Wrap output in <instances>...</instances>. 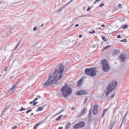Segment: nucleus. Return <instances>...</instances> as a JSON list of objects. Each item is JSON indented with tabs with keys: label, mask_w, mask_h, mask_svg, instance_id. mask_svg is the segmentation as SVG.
Masks as SVG:
<instances>
[{
	"label": "nucleus",
	"mask_w": 129,
	"mask_h": 129,
	"mask_svg": "<svg viewBox=\"0 0 129 129\" xmlns=\"http://www.w3.org/2000/svg\"><path fill=\"white\" fill-rule=\"evenodd\" d=\"M128 27V25L127 24H125L123 25L122 27V28L123 29H125L127 28Z\"/></svg>",
	"instance_id": "25"
},
{
	"label": "nucleus",
	"mask_w": 129,
	"mask_h": 129,
	"mask_svg": "<svg viewBox=\"0 0 129 129\" xmlns=\"http://www.w3.org/2000/svg\"><path fill=\"white\" fill-rule=\"evenodd\" d=\"M88 98L87 97H86L85 98L83 103L84 104H85L88 101Z\"/></svg>",
	"instance_id": "21"
},
{
	"label": "nucleus",
	"mask_w": 129,
	"mask_h": 129,
	"mask_svg": "<svg viewBox=\"0 0 129 129\" xmlns=\"http://www.w3.org/2000/svg\"><path fill=\"white\" fill-rule=\"evenodd\" d=\"M120 51L117 50H115L113 51L112 52V55L114 56L115 55L118 54L119 53Z\"/></svg>",
	"instance_id": "11"
},
{
	"label": "nucleus",
	"mask_w": 129,
	"mask_h": 129,
	"mask_svg": "<svg viewBox=\"0 0 129 129\" xmlns=\"http://www.w3.org/2000/svg\"><path fill=\"white\" fill-rule=\"evenodd\" d=\"M90 7H88L87 9V12H89L90 11Z\"/></svg>",
	"instance_id": "41"
},
{
	"label": "nucleus",
	"mask_w": 129,
	"mask_h": 129,
	"mask_svg": "<svg viewBox=\"0 0 129 129\" xmlns=\"http://www.w3.org/2000/svg\"><path fill=\"white\" fill-rule=\"evenodd\" d=\"M96 45H93V48H95L96 47Z\"/></svg>",
	"instance_id": "53"
},
{
	"label": "nucleus",
	"mask_w": 129,
	"mask_h": 129,
	"mask_svg": "<svg viewBox=\"0 0 129 129\" xmlns=\"http://www.w3.org/2000/svg\"><path fill=\"white\" fill-rule=\"evenodd\" d=\"M82 37V35L81 34H80L79 35V38H80L81 37Z\"/></svg>",
	"instance_id": "49"
},
{
	"label": "nucleus",
	"mask_w": 129,
	"mask_h": 129,
	"mask_svg": "<svg viewBox=\"0 0 129 129\" xmlns=\"http://www.w3.org/2000/svg\"><path fill=\"white\" fill-rule=\"evenodd\" d=\"M85 125V123L83 121H81L75 125L73 126V128L74 129L81 128L83 127Z\"/></svg>",
	"instance_id": "5"
},
{
	"label": "nucleus",
	"mask_w": 129,
	"mask_h": 129,
	"mask_svg": "<svg viewBox=\"0 0 129 129\" xmlns=\"http://www.w3.org/2000/svg\"><path fill=\"white\" fill-rule=\"evenodd\" d=\"M101 63L102 64V65H104V64H108L107 63V61L106 59H104L102 60L101 62Z\"/></svg>",
	"instance_id": "12"
},
{
	"label": "nucleus",
	"mask_w": 129,
	"mask_h": 129,
	"mask_svg": "<svg viewBox=\"0 0 129 129\" xmlns=\"http://www.w3.org/2000/svg\"><path fill=\"white\" fill-rule=\"evenodd\" d=\"M17 126H15L13 127L12 128L13 129H15L17 128Z\"/></svg>",
	"instance_id": "45"
},
{
	"label": "nucleus",
	"mask_w": 129,
	"mask_h": 129,
	"mask_svg": "<svg viewBox=\"0 0 129 129\" xmlns=\"http://www.w3.org/2000/svg\"><path fill=\"white\" fill-rule=\"evenodd\" d=\"M108 48V46H106L105 47L104 49L103 50H102L103 51H104L105 50H106Z\"/></svg>",
	"instance_id": "40"
},
{
	"label": "nucleus",
	"mask_w": 129,
	"mask_h": 129,
	"mask_svg": "<svg viewBox=\"0 0 129 129\" xmlns=\"http://www.w3.org/2000/svg\"><path fill=\"white\" fill-rule=\"evenodd\" d=\"M88 33H90V34H92L93 33H92V31H88Z\"/></svg>",
	"instance_id": "52"
},
{
	"label": "nucleus",
	"mask_w": 129,
	"mask_h": 129,
	"mask_svg": "<svg viewBox=\"0 0 129 129\" xmlns=\"http://www.w3.org/2000/svg\"><path fill=\"white\" fill-rule=\"evenodd\" d=\"M45 107V105H44L42 107H38V109L36 110V112H38L39 111H42L43 110Z\"/></svg>",
	"instance_id": "13"
},
{
	"label": "nucleus",
	"mask_w": 129,
	"mask_h": 129,
	"mask_svg": "<svg viewBox=\"0 0 129 129\" xmlns=\"http://www.w3.org/2000/svg\"><path fill=\"white\" fill-rule=\"evenodd\" d=\"M115 94H112V95H111V98H113L114 97V96H115Z\"/></svg>",
	"instance_id": "44"
},
{
	"label": "nucleus",
	"mask_w": 129,
	"mask_h": 129,
	"mask_svg": "<svg viewBox=\"0 0 129 129\" xmlns=\"http://www.w3.org/2000/svg\"><path fill=\"white\" fill-rule=\"evenodd\" d=\"M83 77L81 78V79H80L78 81H79V82H81L82 83L83 81Z\"/></svg>",
	"instance_id": "30"
},
{
	"label": "nucleus",
	"mask_w": 129,
	"mask_h": 129,
	"mask_svg": "<svg viewBox=\"0 0 129 129\" xmlns=\"http://www.w3.org/2000/svg\"><path fill=\"white\" fill-rule=\"evenodd\" d=\"M108 110V109H104L103 110V113L105 114L106 112Z\"/></svg>",
	"instance_id": "23"
},
{
	"label": "nucleus",
	"mask_w": 129,
	"mask_h": 129,
	"mask_svg": "<svg viewBox=\"0 0 129 129\" xmlns=\"http://www.w3.org/2000/svg\"><path fill=\"white\" fill-rule=\"evenodd\" d=\"M37 30V28L36 27H35L33 28V30L35 31Z\"/></svg>",
	"instance_id": "43"
},
{
	"label": "nucleus",
	"mask_w": 129,
	"mask_h": 129,
	"mask_svg": "<svg viewBox=\"0 0 129 129\" xmlns=\"http://www.w3.org/2000/svg\"><path fill=\"white\" fill-rule=\"evenodd\" d=\"M60 91L62 92V95L64 98L67 99L66 97L69 96L72 92L71 88L68 87V85L66 83L64 86L61 88Z\"/></svg>",
	"instance_id": "2"
},
{
	"label": "nucleus",
	"mask_w": 129,
	"mask_h": 129,
	"mask_svg": "<svg viewBox=\"0 0 129 129\" xmlns=\"http://www.w3.org/2000/svg\"><path fill=\"white\" fill-rule=\"evenodd\" d=\"M121 36L120 35H119L117 36V38H121Z\"/></svg>",
	"instance_id": "48"
},
{
	"label": "nucleus",
	"mask_w": 129,
	"mask_h": 129,
	"mask_svg": "<svg viewBox=\"0 0 129 129\" xmlns=\"http://www.w3.org/2000/svg\"><path fill=\"white\" fill-rule=\"evenodd\" d=\"M68 5H66V4H64L63 6L61 7L59 9V11H60V12H61L62 10L67 6Z\"/></svg>",
	"instance_id": "17"
},
{
	"label": "nucleus",
	"mask_w": 129,
	"mask_h": 129,
	"mask_svg": "<svg viewBox=\"0 0 129 129\" xmlns=\"http://www.w3.org/2000/svg\"><path fill=\"white\" fill-rule=\"evenodd\" d=\"M85 73L91 77L95 76L97 71L95 70V68H86L84 71Z\"/></svg>",
	"instance_id": "4"
},
{
	"label": "nucleus",
	"mask_w": 129,
	"mask_h": 129,
	"mask_svg": "<svg viewBox=\"0 0 129 129\" xmlns=\"http://www.w3.org/2000/svg\"><path fill=\"white\" fill-rule=\"evenodd\" d=\"M91 110H90L89 112V116H88V120L90 122V120L91 119Z\"/></svg>",
	"instance_id": "16"
},
{
	"label": "nucleus",
	"mask_w": 129,
	"mask_h": 129,
	"mask_svg": "<svg viewBox=\"0 0 129 129\" xmlns=\"http://www.w3.org/2000/svg\"><path fill=\"white\" fill-rule=\"evenodd\" d=\"M87 108H84L82 110L81 112H80L81 113L83 114V115H84V114H85L86 113V112H85L86 111H87Z\"/></svg>",
	"instance_id": "14"
},
{
	"label": "nucleus",
	"mask_w": 129,
	"mask_h": 129,
	"mask_svg": "<svg viewBox=\"0 0 129 129\" xmlns=\"http://www.w3.org/2000/svg\"><path fill=\"white\" fill-rule=\"evenodd\" d=\"M39 43H40V42L39 41H38L36 43V45H35V46H36L37 45V44H39Z\"/></svg>",
	"instance_id": "50"
},
{
	"label": "nucleus",
	"mask_w": 129,
	"mask_h": 129,
	"mask_svg": "<svg viewBox=\"0 0 129 129\" xmlns=\"http://www.w3.org/2000/svg\"><path fill=\"white\" fill-rule=\"evenodd\" d=\"M59 9H58L57 10H56V12H60V11H59Z\"/></svg>",
	"instance_id": "62"
},
{
	"label": "nucleus",
	"mask_w": 129,
	"mask_h": 129,
	"mask_svg": "<svg viewBox=\"0 0 129 129\" xmlns=\"http://www.w3.org/2000/svg\"><path fill=\"white\" fill-rule=\"evenodd\" d=\"M38 96V98L39 99L41 97V96H40L39 95L38 96Z\"/></svg>",
	"instance_id": "64"
},
{
	"label": "nucleus",
	"mask_w": 129,
	"mask_h": 129,
	"mask_svg": "<svg viewBox=\"0 0 129 129\" xmlns=\"http://www.w3.org/2000/svg\"><path fill=\"white\" fill-rule=\"evenodd\" d=\"M16 86L15 85H13L11 88L9 89V95L13 93L15 90L14 88Z\"/></svg>",
	"instance_id": "10"
},
{
	"label": "nucleus",
	"mask_w": 129,
	"mask_h": 129,
	"mask_svg": "<svg viewBox=\"0 0 129 129\" xmlns=\"http://www.w3.org/2000/svg\"><path fill=\"white\" fill-rule=\"evenodd\" d=\"M77 83L78 85L79 86H80L81 85H82V83L80 82H79V81H78L77 82Z\"/></svg>",
	"instance_id": "34"
},
{
	"label": "nucleus",
	"mask_w": 129,
	"mask_h": 129,
	"mask_svg": "<svg viewBox=\"0 0 129 129\" xmlns=\"http://www.w3.org/2000/svg\"><path fill=\"white\" fill-rule=\"evenodd\" d=\"M110 127H113V125L115 124V121H113L112 120L110 122Z\"/></svg>",
	"instance_id": "15"
},
{
	"label": "nucleus",
	"mask_w": 129,
	"mask_h": 129,
	"mask_svg": "<svg viewBox=\"0 0 129 129\" xmlns=\"http://www.w3.org/2000/svg\"><path fill=\"white\" fill-rule=\"evenodd\" d=\"M92 31V33H95V30H93Z\"/></svg>",
	"instance_id": "60"
},
{
	"label": "nucleus",
	"mask_w": 129,
	"mask_h": 129,
	"mask_svg": "<svg viewBox=\"0 0 129 129\" xmlns=\"http://www.w3.org/2000/svg\"><path fill=\"white\" fill-rule=\"evenodd\" d=\"M54 70V72L50 75L44 84L45 86L47 87L48 86H51L53 85V83H56L58 80L61 79L64 70V67L61 64H59L55 67Z\"/></svg>",
	"instance_id": "1"
},
{
	"label": "nucleus",
	"mask_w": 129,
	"mask_h": 129,
	"mask_svg": "<svg viewBox=\"0 0 129 129\" xmlns=\"http://www.w3.org/2000/svg\"><path fill=\"white\" fill-rule=\"evenodd\" d=\"M117 85V81L114 80H113L112 82L108 85L107 87V91L106 92V97H107L108 96L110 92L114 90L115 88Z\"/></svg>",
	"instance_id": "3"
},
{
	"label": "nucleus",
	"mask_w": 129,
	"mask_h": 129,
	"mask_svg": "<svg viewBox=\"0 0 129 129\" xmlns=\"http://www.w3.org/2000/svg\"><path fill=\"white\" fill-rule=\"evenodd\" d=\"M9 32L10 33H12L13 32H14V28H9Z\"/></svg>",
	"instance_id": "19"
},
{
	"label": "nucleus",
	"mask_w": 129,
	"mask_h": 129,
	"mask_svg": "<svg viewBox=\"0 0 129 129\" xmlns=\"http://www.w3.org/2000/svg\"><path fill=\"white\" fill-rule=\"evenodd\" d=\"M8 108V107H6V109H5L3 111V112L2 113V114H1V117L4 114V112L6 110V109H7Z\"/></svg>",
	"instance_id": "24"
},
{
	"label": "nucleus",
	"mask_w": 129,
	"mask_h": 129,
	"mask_svg": "<svg viewBox=\"0 0 129 129\" xmlns=\"http://www.w3.org/2000/svg\"><path fill=\"white\" fill-rule=\"evenodd\" d=\"M39 125L38 123H37L34 126L33 129H36L37 128L38 126Z\"/></svg>",
	"instance_id": "22"
},
{
	"label": "nucleus",
	"mask_w": 129,
	"mask_h": 129,
	"mask_svg": "<svg viewBox=\"0 0 129 129\" xmlns=\"http://www.w3.org/2000/svg\"><path fill=\"white\" fill-rule=\"evenodd\" d=\"M34 102V101L33 100L32 101V102H29V104H32Z\"/></svg>",
	"instance_id": "51"
},
{
	"label": "nucleus",
	"mask_w": 129,
	"mask_h": 129,
	"mask_svg": "<svg viewBox=\"0 0 129 129\" xmlns=\"http://www.w3.org/2000/svg\"><path fill=\"white\" fill-rule=\"evenodd\" d=\"M82 115H83V114H81V113H80V114H78L77 115V117H78V118L79 117H80L81 116H82Z\"/></svg>",
	"instance_id": "35"
},
{
	"label": "nucleus",
	"mask_w": 129,
	"mask_h": 129,
	"mask_svg": "<svg viewBox=\"0 0 129 129\" xmlns=\"http://www.w3.org/2000/svg\"><path fill=\"white\" fill-rule=\"evenodd\" d=\"M79 26V24H76L75 25V27H77V26Z\"/></svg>",
	"instance_id": "61"
},
{
	"label": "nucleus",
	"mask_w": 129,
	"mask_h": 129,
	"mask_svg": "<svg viewBox=\"0 0 129 129\" xmlns=\"http://www.w3.org/2000/svg\"><path fill=\"white\" fill-rule=\"evenodd\" d=\"M122 125V124H121L120 125V126H119V129H121Z\"/></svg>",
	"instance_id": "57"
},
{
	"label": "nucleus",
	"mask_w": 129,
	"mask_h": 129,
	"mask_svg": "<svg viewBox=\"0 0 129 129\" xmlns=\"http://www.w3.org/2000/svg\"><path fill=\"white\" fill-rule=\"evenodd\" d=\"M67 124L68 125H70V126L71 125V124L69 122H68V123Z\"/></svg>",
	"instance_id": "59"
},
{
	"label": "nucleus",
	"mask_w": 129,
	"mask_h": 129,
	"mask_svg": "<svg viewBox=\"0 0 129 129\" xmlns=\"http://www.w3.org/2000/svg\"><path fill=\"white\" fill-rule=\"evenodd\" d=\"M87 91L83 90H80L77 91L76 92V94L78 95H85L87 94Z\"/></svg>",
	"instance_id": "6"
},
{
	"label": "nucleus",
	"mask_w": 129,
	"mask_h": 129,
	"mask_svg": "<svg viewBox=\"0 0 129 129\" xmlns=\"http://www.w3.org/2000/svg\"><path fill=\"white\" fill-rule=\"evenodd\" d=\"M44 121L43 120L42 121H41L39 123H38L39 124V125L40 124H42L43 123H44Z\"/></svg>",
	"instance_id": "33"
},
{
	"label": "nucleus",
	"mask_w": 129,
	"mask_h": 129,
	"mask_svg": "<svg viewBox=\"0 0 129 129\" xmlns=\"http://www.w3.org/2000/svg\"><path fill=\"white\" fill-rule=\"evenodd\" d=\"M75 109V108L74 107H72L71 108V109L72 110H74Z\"/></svg>",
	"instance_id": "54"
},
{
	"label": "nucleus",
	"mask_w": 129,
	"mask_h": 129,
	"mask_svg": "<svg viewBox=\"0 0 129 129\" xmlns=\"http://www.w3.org/2000/svg\"><path fill=\"white\" fill-rule=\"evenodd\" d=\"M120 58L122 60V61H124L127 58L126 54L124 53L121 54L120 55Z\"/></svg>",
	"instance_id": "9"
},
{
	"label": "nucleus",
	"mask_w": 129,
	"mask_h": 129,
	"mask_svg": "<svg viewBox=\"0 0 129 129\" xmlns=\"http://www.w3.org/2000/svg\"><path fill=\"white\" fill-rule=\"evenodd\" d=\"M70 126L69 125H67L66 126L65 129H68V128H69Z\"/></svg>",
	"instance_id": "31"
},
{
	"label": "nucleus",
	"mask_w": 129,
	"mask_h": 129,
	"mask_svg": "<svg viewBox=\"0 0 129 129\" xmlns=\"http://www.w3.org/2000/svg\"><path fill=\"white\" fill-rule=\"evenodd\" d=\"M63 128V127H59L58 128V129H62Z\"/></svg>",
	"instance_id": "56"
},
{
	"label": "nucleus",
	"mask_w": 129,
	"mask_h": 129,
	"mask_svg": "<svg viewBox=\"0 0 129 129\" xmlns=\"http://www.w3.org/2000/svg\"><path fill=\"white\" fill-rule=\"evenodd\" d=\"M98 105H95L94 106L92 111V113L94 115H95L98 113Z\"/></svg>",
	"instance_id": "8"
},
{
	"label": "nucleus",
	"mask_w": 129,
	"mask_h": 129,
	"mask_svg": "<svg viewBox=\"0 0 129 129\" xmlns=\"http://www.w3.org/2000/svg\"><path fill=\"white\" fill-rule=\"evenodd\" d=\"M31 111L32 109H30L29 110L27 111L26 112V113L27 114H28L29 113V112H31Z\"/></svg>",
	"instance_id": "39"
},
{
	"label": "nucleus",
	"mask_w": 129,
	"mask_h": 129,
	"mask_svg": "<svg viewBox=\"0 0 129 129\" xmlns=\"http://www.w3.org/2000/svg\"><path fill=\"white\" fill-rule=\"evenodd\" d=\"M120 41L121 42H126L127 41V40L126 39H124L123 40H121Z\"/></svg>",
	"instance_id": "28"
},
{
	"label": "nucleus",
	"mask_w": 129,
	"mask_h": 129,
	"mask_svg": "<svg viewBox=\"0 0 129 129\" xmlns=\"http://www.w3.org/2000/svg\"><path fill=\"white\" fill-rule=\"evenodd\" d=\"M64 110V109H62V110H61V111H60L58 113H57L54 115L53 116V117H55V116L58 115L59 114H60Z\"/></svg>",
	"instance_id": "18"
},
{
	"label": "nucleus",
	"mask_w": 129,
	"mask_h": 129,
	"mask_svg": "<svg viewBox=\"0 0 129 129\" xmlns=\"http://www.w3.org/2000/svg\"><path fill=\"white\" fill-rule=\"evenodd\" d=\"M63 116V115H60L57 118H56V119H55L56 120V121H58V120H59L61 119V117Z\"/></svg>",
	"instance_id": "20"
},
{
	"label": "nucleus",
	"mask_w": 129,
	"mask_h": 129,
	"mask_svg": "<svg viewBox=\"0 0 129 129\" xmlns=\"http://www.w3.org/2000/svg\"><path fill=\"white\" fill-rule=\"evenodd\" d=\"M38 99V98L37 97L36 98H35V99H34L33 100V101H34V102H35Z\"/></svg>",
	"instance_id": "46"
},
{
	"label": "nucleus",
	"mask_w": 129,
	"mask_h": 129,
	"mask_svg": "<svg viewBox=\"0 0 129 129\" xmlns=\"http://www.w3.org/2000/svg\"><path fill=\"white\" fill-rule=\"evenodd\" d=\"M126 116V115H125L124 116V118H123V120H124H124L125 119V118Z\"/></svg>",
	"instance_id": "58"
},
{
	"label": "nucleus",
	"mask_w": 129,
	"mask_h": 129,
	"mask_svg": "<svg viewBox=\"0 0 129 129\" xmlns=\"http://www.w3.org/2000/svg\"><path fill=\"white\" fill-rule=\"evenodd\" d=\"M126 120L124 121L123 120H122V122H121V124H122V125L123 122V121H124L123 124H126Z\"/></svg>",
	"instance_id": "32"
},
{
	"label": "nucleus",
	"mask_w": 129,
	"mask_h": 129,
	"mask_svg": "<svg viewBox=\"0 0 129 129\" xmlns=\"http://www.w3.org/2000/svg\"><path fill=\"white\" fill-rule=\"evenodd\" d=\"M87 16L86 15H82L81 16H79V17H85Z\"/></svg>",
	"instance_id": "36"
},
{
	"label": "nucleus",
	"mask_w": 129,
	"mask_h": 129,
	"mask_svg": "<svg viewBox=\"0 0 129 129\" xmlns=\"http://www.w3.org/2000/svg\"><path fill=\"white\" fill-rule=\"evenodd\" d=\"M104 6V3H101L100 5H99V7H102L103 6Z\"/></svg>",
	"instance_id": "38"
},
{
	"label": "nucleus",
	"mask_w": 129,
	"mask_h": 129,
	"mask_svg": "<svg viewBox=\"0 0 129 129\" xmlns=\"http://www.w3.org/2000/svg\"><path fill=\"white\" fill-rule=\"evenodd\" d=\"M7 68H8V67H6L4 69V71H6L7 70Z\"/></svg>",
	"instance_id": "47"
},
{
	"label": "nucleus",
	"mask_w": 129,
	"mask_h": 129,
	"mask_svg": "<svg viewBox=\"0 0 129 129\" xmlns=\"http://www.w3.org/2000/svg\"><path fill=\"white\" fill-rule=\"evenodd\" d=\"M101 26L102 27H105V25H104V24H102L101 25Z\"/></svg>",
	"instance_id": "55"
},
{
	"label": "nucleus",
	"mask_w": 129,
	"mask_h": 129,
	"mask_svg": "<svg viewBox=\"0 0 129 129\" xmlns=\"http://www.w3.org/2000/svg\"><path fill=\"white\" fill-rule=\"evenodd\" d=\"M38 102H34L33 104V105L34 106H35L36 105Z\"/></svg>",
	"instance_id": "37"
},
{
	"label": "nucleus",
	"mask_w": 129,
	"mask_h": 129,
	"mask_svg": "<svg viewBox=\"0 0 129 129\" xmlns=\"http://www.w3.org/2000/svg\"><path fill=\"white\" fill-rule=\"evenodd\" d=\"M103 70L105 72L108 71L110 69V66L108 64H104L102 67Z\"/></svg>",
	"instance_id": "7"
},
{
	"label": "nucleus",
	"mask_w": 129,
	"mask_h": 129,
	"mask_svg": "<svg viewBox=\"0 0 129 129\" xmlns=\"http://www.w3.org/2000/svg\"><path fill=\"white\" fill-rule=\"evenodd\" d=\"M26 109H25L23 108L22 107L19 110V111H22L24 110H25Z\"/></svg>",
	"instance_id": "29"
},
{
	"label": "nucleus",
	"mask_w": 129,
	"mask_h": 129,
	"mask_svg": "<svg viewBox=\"0 0 129 129\" xmlns=\"http://www.w3.org/2000/svg\"><path fill=\"white\" fill-rule=\"evenodd\" d=\"M102 38L103 40L105 42H106L107 41V40L106 38L104 37L103 36L102 37Z\"/></svg>",
	"instance_id": "27"
},
{
	"label": "nucleus",
	"mask_w": 129,
	"mask_h": 129,
	"mask_svg": "<svg viewBox=\"0 0 129 129\" xmlns=\"http://www.w3.org/2000/svg\"><path fill=\"white\" fill-rule=\"evenodd\" d=\"M122 6V5L121 4H119L118 5V7L119 8H120Z\"/></svg>",
	"instance_id": "42"
},
{
	"label": "nucleus",
	"mask_w": 129,
	"mask_h": 129,
	"mask_svg": "<svg viewBox=\"0 0 129 129\" xmlns=\"http://www.w3.org/2000/svg\"><path fill=\"white\" fill-rule=\"evenodd\" d=\"M21 43V41H20L17 44V45H16V46H15V49H14V50H15V49H16L17 48V47L18 46H19V44H20Z\"/></svg>",
	"instance_id": "26"
},
{
	"label": "nucleus",
	"mask_w": 129,
	"mask_h": 129,
	"mask_svg": "<svg viewBox=\"0 0 129 129\" xmlns=\"http://www.w3.org/2000/svg\"><path fill=\"white\" fill-rule=\"evenodd\" d=\"M104 115H105L103 113H102V117H103L104 116Z\"/></svg>",
	"instance_id": "63"
}]
</instances>
